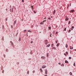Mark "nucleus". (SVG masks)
<instances>
[{"mask_svg": "<svg viewBox=\"0 0 76 76\" xmlns=\"http://www.w3.org/2000/svg\"><path fill=\"white\" fill-rule=\"evenodd\" d=\"M44 42L45 45H47L48 43V40L46 39L44 40Z\"/></svg>", "mask_w": 76, "mask_h": 76, "instance_id": "nucleus-1", "label": "nucleus"}, {"mask_svg": "<svg viewBox=\"0 0 76 76\" xmlns=\"http://www.w3.org/2000/svg\"><path fill=\"white\" fill-rule=\"evenodd\" d=\"M10 43L11 44V45H12V47H15V45H14L13 44V42H12V41H10Z\"/></svg>", "mask_w": 76, "mask_h": 76, "instance_id": "nucleus-2", "label": "nucleus"}, {"mask_svg": "<svg viewBox=\"0 0 76 76\" xmlns=\"http://www.w3.org/2000/svg\"><path fill=\"white\" fill-rule=\"evenodd\" d=\"M13 9H15V7L14 6H12V12H13Z\"/></svg>", "mask_w": 76, "mask_h": 76, "instance_id": "nucleus-3", "label": "nucleus"}, {"mask_svg": "<svg viewBox=\"0 0 76 76\" xmlns=\"http://www.w3.org/2000/svg\"><path fill=\"white\" fill-rule=\"evenodd\" d=\"M45 67H46V66L45 65L42 66V69H44V68H45Z\"/></svg>", "mask_w": 76, "mask_h": 76, "instance_id": "nucleus-4", "label": "nucleus"}, {"mask_svg": "<svg viewBox=\"0 0 76 76\" xmlns=\"http://www.w3.org/2000/svg\"><path fill=\"white\" fill-rule=\"evenodd\" d=\"M73 48V46H70V50H72V49Z\"/></svg>", "mask_w": 76, "mask_h": 76, "instance_id": "nucleus-5", "label": "nucleus"}, {"mask_svg": "<svg viewBox=\"0 0 76 76\" xmlns=\"http://www.w3.org/2000/svg\"><path fill=\"white\" fill-rule=\"evenodd\" d=\"M65 20H66V21H67V20H69V18L67 17V18H66V19H65Z\"/></svg>", "mask_w": 76, "mask_h": 76, "instance_id": "nucleus-6", "label": "nucleus"}, {"mask_svg": "<svg viewBox=\"0 0 76 76\" xmlns=\"http://www.w3.org/2000/svg\"><path fill=\"white\" fill-rule=\"evenodd\" d=\"M16 20H15L14 21V25H15L16 24Z\"/></svg>", "mask_w": 76, "mask_h": 76, "instance_id": "nucleus-7", "label": "nucleus"}, {"mask_svg": "<svg viewBox=\"0 0 76 76\" xmlns=\"http://www.w3.org/2000/svg\"><path fill=\"white\" fill-rule=\"evenodd\" d=\"M41 58H42L43 59H45V57L44 56H42L41 57Z\"/></svg>", "mask_w": 76, "mask_h": 76, "instance_id": "nucleus-8", "label": "nucleus"}, {"mask_svg": "<svg viewBox=\"0 0 76 76\" xmlns=\"http://www.w3.org/2000/svg\"><path fill=\"white\" fill-rule=\"evenodd\" d=\"M74 11H75L74 10H72L70 11V12H72L73 13V12H74Z\"/></svg>", "mask_w": 76, "mask_h": 76, "instance_id": "nucleus-9", "label": "nucleus"}, {"mask_svg": "<svg viewBox=\"0 0 76 76\" xmlns=\"http://www.w3.org/2000/svg\"><path fill=\"white\" fill-rule=\"evenodd\" d=\"M47 69H46L45 70V74H47Z\"/></svg>", "mask_w": 76, "mask_h": 76, "instance_id": "nucleus-10", "label": "nucleus"}, {"mask_svg": "<svg viewBox=\"0 0 76 76\" xmlns=\"http://www.w3.org/2000/svg\"><path fill=\"white\" fill-rule=\"evenodd\" d=\"M55 13H56V10H55L53 11V15H54V14H55Z\"/></svg>", "mask_w": 76, "mask_h": 76, "instance_id": "nucleus-11", "label": "nucleus"}, {"mask_svg": "<svg viewBox=\"0 0 76 76\" xmlns=\"http://www.w3.org/2000/svg\"><path fill=\"white\" fill-rule=\"evenodd\" d=\"M44 22H43V21L42 22L40 23V25H42V24H44Z\"/></svg>", "mask_w": 76, "mask_h": 76, "instance_id": "nucleus-12", "label": "nucleus"}, {"mask_svg": "<svg viewBox=\"0 0 76 76\" xmlns=\"http://www.w3.org/2000/svg\"><path fill=\"white\" fill-rule=\"evenodd\" d=\"M40 70L41 72L42 73V72H43V71H42V69H40Z\"/></svg>", "mask_w": 76, "mask_h": 76, "instance_id": "nucleus-13", "label": "nucleus"}, {"mask_svg": "<svg viewBox=\"0 0 76 76\" xmlns=\"http://www.w3.org/2000/svg\"><path fill=\"white\" fill-rule=\"evenodd\" d=\"M65 63H69V62L67 61L66 60L65 61Z\"/></svg>", "mask_w": 76, "mask_h": 76, "instance_id": "nucleus-14", "label": "nucleus"}, {"mask_svg": "<svg viewBox=\"0 0 76 76\" xmlns=\"http://www.w3.org/2000/svg\"><path fill=\"white\" fill-rule=\"evenodd\" d=\"M50 46V45L49 44L46 46L47 47H49Z\"/></svg>", "mask_w": 76, "mask_h": 76, "instance_id": "nucleus-15", "label": "nucleus"}, {"mask_svg": "<svg viewBox=\"0 0 76 76\" xmlns=\"http://www.w3.org/2000/svg\"><path fill=\"white\" fill-rule=\"evenodd\" d=\"M59 43L57 44L56 45L57 47H58V46H59Z\"/></svg>", "mask_w": 76, "mask_h": 76, "instance_id": "nucleus-16", "label": "nucleus"}, {"mask_svg": "<svg viewBox=\"0 0 76 76\" xmlns=\"http://www.w3.org/2000/svg\"><path fill=\"white\" fill-rule=\"evenodd\" d=\"M69 75H72V72H70L69 73Z\"/></svg>", "mask_w": 76, "mask_h": 76, "instance_id": "nucleus-17", "label": "nucleus"}, {"mask_svg": "<svg viewBox=\"0 0 76 76\" xmlns=\"http://www.w3.org/2000/svg\"><path fill=\"white\" fill-rule=\"evenodd\" d=\"M68 47V45H67L66 44V48H67V47Z\"/></svg>", "mask_w": 76, "mask_h": 76, "instance_id": "nucleus-18", "label": "nucleus"}, {"mask_svg": "<svg viewBox=\"0 0 76 76\" xmlns=\"http://www.w3.org/2000/svg\"><path fill=\"white\" fill-rule=\"evenodd\" d=\"M6 51L7 52H8L9 51L8 50V49H6Z\"/></svg>", "mask_w": 76, "mask_h": 76, "instance_id": "nucleus-19", "label": "nucleus"}, {"mask_svg": "<svg viewBox=\"0 0 76 76\" xmlns=\"http://www.w3.org/2000/svg\"><path fill=\"white\" fill-rule=\"evenodd\" d=\"M27 73L28 75H29V71H27Z\"/></svg>", "mask_w": 76, "mask_h": 76, "instance_id": "nucleus-20", "label": "nucleus"}, {"mask_svg": "<svg viewBox=\"0 0 76 76\" xmlns=\"http://www.w3.org/2000/svg\"><path fill=\"white\" fill-rule=\"evenodd\" d=\"M64 31H66V28H64Z\"/></svg>", "mask_w": 76, "mask_h": 76, "instance_id": "nucleus-21", "label": "nucleus"}, {"mask_svg": "<svg viewBox=\"0 0 76 76\" xmlns=\"http://www.w3.org/2000/svg\"><path fill=\"white\" fill-rule=\"evenodd\" d=\"M53 49H54V50H56V48L55 47H53Z\"/></svg>", "mask_w": 76, "mask_h": 76, "instance_id": "nucleus-22", "label": "nucleus"}, {"mask_svg": "<svg viewBox=\"0 0 76 76\" xmlns=\"http://www.w3.org/2000/svg\"><path fill=\"white\" fill-rule=\"evenodd\" d=\"M73 65H74V66H75L76 65L75 63V62L74 63Z\"/></svg>", "mask_w": 76, "mask_h": 76, "instance_id": "nucleus-23", "label": "nucleus"}, {"mask_svg": "<svg viewBox=\"0 0 76 76\" xmlns=\"http://www.w3.org/2000/svg\"><path fill=\"white\" fill-rule=\"evenodd\" d=\"M47 57H48V53H47Z\"/></svg>", "mask_w": 76, "mask_h": 76, "instance_id": "nucleus-24", "label": "nucleus"}, {"mask_svg": "<svg viewBox=\"0 0 76 76\" xmlns=\"http://www.w3.org/2000/svg\"><path fill=\"white\" fill-rule=\"evenodd\" d=\"M70 23H71V22L70 21H69V22L68 23L69 25L70 24Z\"/></svg>", "mask_w": 76, "mask_h": 76, "instance_id": "nucleus-25", "label": "nucleus"}, {"mask_svg": "<svg viewBox=\"0 0 76 76\" xmlns=\"http://www.w3.org/2000/svg\"><path fill=\"white\" fill-rule=\"evenodd\" d=\"M71 31V30L70 29H69L68 31V32H70Z\"/></svg>", "mask_w": 76, "mask_h": 76, "instance_id": "nucleus-26", "label": "nucleus"}, {"mask_svg": "<svg viewBox=\"0 0 76 76\" xmlns=\"http://www.w3.org/2000/svg\"><path fill=\"white\" fill-rule=\"evenodd\" d=\"M61 66H64V64H62L61 65Z\"/></svg>", "mask_w": 76, "mask_h": 76, "instance_id": "nucleus-27", "label": "nucleus"}, {"mask_svg": "<svg viewBox=\"0 0 76 76\" xmlns=\"http://www.w3.org/2000/svg\"><path fill=\"white\" fill-rule=\"evenodd\" d=\"M46 21H47V20H45L43 21V22L44 23V22H46Z\"/></svg>", "mask_w": 76, "mask_h": 76, "instance_id": "nucleus-28", "label": "nucleus"}, {"mask_svg": "<svg viewBox=\"0 0 76 76\" xmlns=\"http://www.w3.org/2000/svg\"><path fill=\"white\" fill-rule=\"evenodd\" d=\"M72 58L71 57H69V60H70V59H71Z\"/></svg>", "mask_w": 76, "mask_h": 76, "instance_id": "nucleus-29", "label": "nucleus"}, {"mask_svg": "<svg viewBox=\"0 0 76 76\" xmlns=\"http://www.w3.org/2000/svg\"><path fill=\"white\" fill-rule=\"evenodd\" d=\"M51 45H52V47H53V45H54V44H52Z\"/></svg>", "mask_w": 76, "mask_h": 76, "instance_id": "nucleus-30", "label": "nucleus"}, {"mask_svg": "<svg viewBox=\"0 0 76 76\" xmlns=\"http://www.w3.org/2000/svg\"><path fill=\"white\" fill-rule=\"evenodd\" d=\"M5 20L6 21H7V18H6L5 19Z\"/></svg>", "mask_w": 76, "mask_h": 76, "instance_id": "nucleus-31", "label": "nucleus"}, {"mask_svg": "<svg viewBox=\"0 0 76 76\" xmlns=\"http://www.w3.org/2000/svg\"><path fill=\"white\" fill-rule=\"evenodd\" d=\"M49 29H51V27H49Z\"/></svg>", "mask_w": 76, "mask_h": 76, "instance_id": "nucleus-32", "label": "nucleus"}, {"mask_svg": "<svg viewBox=\"0 0 76 76\" xmlns=\"http://www.w3.org/2000/svg\"><path fill=\"white\" fill-rule=\"evenodd\" d=\"M28 32H32V31L30 30H28Z\"/></svg>", "mask_w": 76, "mask_h": 76, "instance_id": "nucleus-33", "label": "nucleus"}, {"mask_svg": "<svg viewBox=\"0 0 76 76\" xmlns=\"http://www.w3.org/2000/svg\"><path fill=\"white\" fill-rule=\"evenodd\" d=\"M24 32L25 33V32H26V30H24Z\"/></svg>", "mask_w": 76, "mask_h": 76, "instance_id": "nucleus-34", "label": "nucleus"}, {"mask_svg": "<svg viewBox=\"0 0 76 76\" xmlns=\"http://www.w3.org/2000/svg\"><path fill=\"white\" fill-rule=\"evenodd\" d=\"M33 73H35V70H34L33 71Z\"/></svg>", "mask_w": 76, "mask_h": 76, "instance_id": "nucleus-35", "label": "nucleus"}, {"mask_svg": "<svg viewBox=\"0 0 76 76\" xmlns=\"http://www.w3.org/2000/svg\"><path fill=\"white\" fill-rule=\"evenodd\" d=\"M66 54H68V52L67 51L66 52Z\"/></svg>", "mask_w": 76, "mask_h": 76, "instance_id": "nucleus-36", "label": "nucleus"}, {"mask_svg": "<svg viewBox=\"0 0 76 76\" xmlns=\"http://www.w3.org/2000/svg\"><path fill=\"white\" fill-rule=\"evenodd\" d=\"M34 13H36V12H35V11H34Z\"/></svg>", "mask_w": 76, "mask_h": 76, "instance_id": "nucleus-37", "label": "nucleus"}, {"mask_svg": "<svg viewBox=\"0 0 76 76\" xmlns=\"http://www.w3.org/2000/svg\"><path fill=\"white\" fill-rule=\"evenodd\" d=\"M31 44H32V43H33V42L32 41H31Z\"/></svg>", "mask_w": 76, "mask_h": 76, "instance_id": "nucleus-38", "label": "nucleus"}, {"mask_svg": "<svg viewBox=\"0 0 76 76\" xmlns=\"http://www.w3.org/2000/svg\"><path fill=\"white\" fill-rule=\"evenodd\" d=\"M4 57H6V55H4Z\"/></svg>", "mask_w": 76, "mask_h": 76, "instance_id": "nucleus-39", "label": "nucleus"}, {"mask_svg": "<svg viewBox=\"0 0 76 76\" xmlns=\"http://www.w3.org/2000/svg\"><path fill=\"white\" fill-rule=\"evenodd\" d=\"M72 28H74V26H72Z\"/></svg>", "mask_w": 76, "mask_h": 76, "instance_id": "nucleus-40", "label": "nucleus"}, {"mask_svg": "<svg viewBox=\"0 0 76 76\" xmlns=\"http://www.w3.org/2000/svg\"><path fill=\"white\" fill-rule=\"evenodd\" d=\"M71 29L72 30H72H73V28H71Z\"/></svg>", "mask_w": 76, "mask_h": 76, "instance_id": "nucleus-41", "label": "nucleus"}, {"mask_svg": "<svg viewBox=\"0 0 76 76\" xmlns=\"http://www.w3.org/2000/svg\"><path fill=\"white\" fill-rule=\"evenodd\" d=\"M4 73V71L3 70L2 71V73Z\"/></svg>", "mask_w": 76, "mask_h": 76, "instance_id": "nucleus-42", "label": "nucleus"}, {"mask_svg": "<svg viewBox=\"0 0 76 76\" xmlns=\"http://www.w3.org/2000/svg\"><path fill=\"white\" fill-rule=\"evenodd\" d=\"M58 64L59 65H61V64H60V63H58Z\"/></svg>", "mask_w": 76, "mask_h": 76, "instance_id": "nucleus-43", "label": "nucleus"}, {"mask_svg": "<svg viewBox=\"0 0 76 76\" xmlns=\"http://www.w3.org/2000/svg\"><path fill=\"white\" fill-rule=\"evenodd\" d=\"M11 27L12 28H13V26H11Z\"/></svg>", "mask_w": 76, "mask_h": 76, "instance_id": "nucleus-44", "label": "nucleus"}, {"mask_svg": "<svg viewBox=\"0 0 76 76\" xmlns=\"http://www.w3.org/2000/svg\"><path fill=\"white\" fill-rule=\"evenodd\" d=\"M22 2H24V0H22Z\"/></svg>", "mask_w": 76, "mask_h": 76, "instance_id": "nucleus-45", "label": "nucleus"}, {"mask_svg": "<svg viewBox=\"0 0 76 76\" xmlns=\"http://www.w3.org/2000/svg\"><path fill=\"white\" fill-rule=\"evenodd\" d=\"M32 9L33 10V6H32Z\"/></svg>", "mask_w": 76, "mask_h": 76, "instance_id": "nucleus-46", "label": "nucleus"}, {"mask_svg": "<svg viewBox=\"0 0 76 76\" xmlns=\"http://www.w3.org/2000/svg\"><path fill=\"white\" fill-rule=\"evenodd\" d=\"M48 19H49V20L50 19V18H48Z\"/></svg>", "mask_w": 76, "mask_h": 76, "instance_id": "nucleus-47", "label": "nucleus"}, {"mask_svg": "<svg viewBox=\"0 0 76 76\" xmlns=\"http://www.w3.org/2000/svg\"><path fill=\"white\" fill-rule=\"evenodd\" d=\"M10 7H12V6L10 5Z\"/></svg>", "mask_w": 76, "mask_h": 76, "instance_id": "nucleus-48", "label": "nucleus"}, {"mask_svg": "<svg viewBox=\"0 0 76 76\" xmlns=\"http://www.w3.org/2000/svg\"><path fill=\"white\" fill-rule=\"evenodd\" d=\"M56 44L57 43V41H56Z\"/></svg>", "mask_w": 76, "mask_h": 76, "instance_id": "nucleus-49", "label": "nucleus"}, {"mask_svg": "<svg viewBox=\"0 0 76 76\" xmlns=\"http://www.w3.org/2000/svg\"><path fill=\"white\" fill-rule=\"evenodd\" d=\"M57 33H58V32H56V34H57Z\"/></svg>", "mask_w": 76, "mask_h": 76, "instance_id": "nucleus-50", "label": "nucleus"}, {"mask_svg": "<svg viewBox=\"0 0 76 76\" xmlns=\"http://www.w3.org/2000/svg\"><path fill=\"white\" fill-rule=\"evenodd\" d=\"M50 37H51V34L50 35Z\"/></svg>", "mask_w": 76, "mask_h": 76, "instance_id": "nucleus-51", "label": "nucleus"}, {"mask_svg": "<svg viewBox=\"0 0 76 76\" xmlns=\"http://www.w3.org/2000/svg\"><path fill=\"white\" fill-rule=\"evenodd\" d=\"M45 76H47V75H45Z\"/></svg>", "mask_w": 76, "mask_h": 76, "instance_id": "nucleus-52", "label": "nucleus"}, {"mask_svg": "<svg viewBox=\"0 0 76 76\" xmlns=\"http://www.w3.org/2000/svg\"><path fill=\"white\" fill-rule=\"evenodd\" d=\"M64 55H66V53H64Z\"/></svg>", "mask_w": 76, "mask_h": 76, "instance_id": "nucleus-53", "label": "nucleus"}, {"mask_svg": "<svg viewBox=\"0 0 76 76\" xmlns=\"http://www.w3.org/2000/svg\"><path fill=\"white\" fill-rule=\"evenodd\" d=\"M45 19H46V18H44Z\"/></svg>", "mask_w": 76, "mask_h": 76, "instance_id": "nucleus-54", "label": "nucleus"}, {"mask_svg": "<svg viewBox=\"0 0 76 76\" xmlns=\"http://www.w3.org/2000/svg\"><path fill=\"white\" fill-rule=\"evenodd\" d=\"M31 53V54H32V53Z\"/></svg>", "mask_w": 76, "mask_h": 76, "instance_id": "nucleus-55", "label": "nucleus"}, {"mask_svg": "<svg viewBox=\"0 0 76 76\" xmlns=\"http://www.w3.org/2000/svg\"><path fill=\"white\" fill-rule=\"evenodd\" d=\"M68 7L69 6V4L68 5Z\"/></svg>", "mask_w": 76, "mask_h": 76, "instance_id": "nucleus-56", "label": "nucleus"}, {"mask_svg": "<svg viewBox=\"0 0 76 76\" xmlns=\"http://www.w3.org/2000/svg\"><path fill=\"white\" fill-rule=\"evenodd\" d=\"M70 6H71V4H70Z\"/></svg>", "mask_w": 76, "mask_h": 76, "instance_id": "nucleus-57", "label": "nucleus"}, {"mask_svg": "<svg viewBox=\"0 0 76 76\" xmlns=\"http://www.w3.org/2000/svg\"><path fill=\"white\" fill-rule=\"evenodd\" d=\"M51 18H52V17H51Z\"/></svg>", "mask_w": 76, "mask_h": 76, "instance_id": "nucleus-58", "label": "nucleus"}]
</instances>
